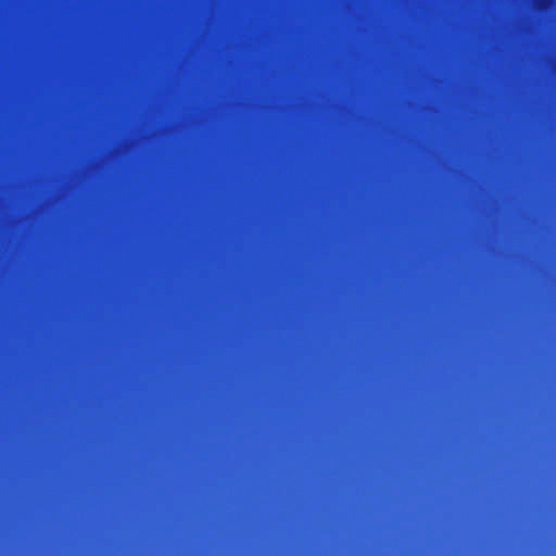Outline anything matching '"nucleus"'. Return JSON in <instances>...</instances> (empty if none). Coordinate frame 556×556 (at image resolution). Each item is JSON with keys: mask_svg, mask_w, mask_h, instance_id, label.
<instances>
[{"mask_svg": "<svg viewBox=\"0 0 556 556\" xmlns=\"http://www.w3.org/2000/svg\"><path fill=\"white\" fill-rule=\"evenodd\" d=\"M548 2L549 0H532V5L538 10H542L547 7Z\"/></svg>", "mask_w": 556, "mask_h": 556, "instance_id": "f257e3e1", "label": "nucleus"}]
</instances>
